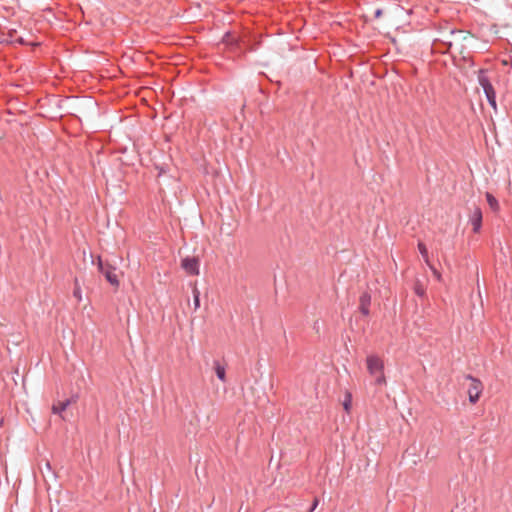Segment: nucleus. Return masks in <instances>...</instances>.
I'll return each instance as SVG.
<instances>
[{
  "instance_id": "nucleus-1",
  "label": "nucleus",
  "mask_w": 512,
  "mask_h": 512,
  "mask_svg": "<svg viewBox=\"0 0 512 512\" xmlns=\"http://www.w3.org/2000/svg\"><path fill=\"white\" fill-rule=\"evenodd\" d=\"M478 83L482 87L489 105L496 111L497 110L496 92H495L494 87L491 84L490 79L488 78L487 72L485 70L479 71Z\"/></svg>"
},
{
  "instance_id": "nucleus-2",
  "label": "nucleus",
  "mask_w": 512,
  "mask_h": 512,
  "mask_svg": "<svg viewBox=\"0 0 512 512\" xmlns=\"http://www.w3.org/2000/svg\"><path fill=\"white\" fill-rule=\"evenodd\" d=\"M97 266L100 273L104 275L106 280L114 287L119 286V279L117 275V268L111 265L108 261H103L98 257Z\"/></svg>"
},
{
  "instance_id": "nucleus-3",
  "label": "nucleus",
  "mask_w": 512,
  "mask_h": 512,
  "mask_svg": "<svg viewBox=\"0 0 512 512\" xmlns=\"http://www.w3.org/2000/svg\"><path fill=\"white\" fill-rule=\"evenodd\" d=\"M465 379L470 381L467 389L469 401L470 403L475 404L479 400L483 391V384L479 379L471 375H466Z\"/></svg>"
},
{
  "instance_id": "nucleus-4",
  "label": "nucleus",
  "mask_w": 512,
  "mask_h": 512,
  "mask_svg": "<svg viewBox=\"0 0 512 512\" xmlns=\"http://www.w3.org/2000/svg\"><path fill=\"white\" fill-rule=\"evenodd\" d=\"M367 369L371 375H377L384 369L383 361L375 355L367 357Z\"/></svg>"
},
{
  "instance_id": "nucleus-5",
  "label": "nucleus",
  "mask_w": 512,
  "mask_h": 512,
  "mask_svg": "<svg viewBox=\"0 0 512 512\" xmlns=\"http://www.w3.org/2000/svg\"><path fill=\"white\" fill-rule=\"evenodd\" d=\"M181 266L190 275L199 274V260L196 257H186L182 259Z\"/></svg>"
},
{
  "instance_id": "nucleus-6",
  "label": "nucleus",
  "mask_w": 512,
  "mask_h": 512,
  "mask_svg": "<svg viewBox=\"0 0 512 512\" xmlns=\"http://www.w3.org/2000/svg\"><path fill=\"white\" fill-rule=\"evenodd\" d=\"M469 221L472 225L473 232L478 233L482 226V211L479 207L473 209Z\"/></svg>"
},
{
  "instance_id": "nucleus-7",
  "label": "nucleus",
  "mask_w": 512,
  "mask_h": 512,
  "mask_svg": "<svg viewBox=\"0 0 512 512\" xmlns=\"http://www.w3.org/2000/svg\"><path fill=\"white\" fill-rule=\"evenodd\" d=\"M359 302H360V305H359L360 312L365 316L369 315V313H370L369 306L371 304V295L368 292L362 293V295L360 296Z\"/></svg>"
},
{
  "instance_id": "nucleus-8",
  "label": "nucleus",
  "mask_w": 512,
  "mask_h": 512,
  "mask_svg": "<svg viewBox=\"0 0 512 512\" xmlns=\"http://www.w3.org/2000/svg\"><path fill=\"white\" fill-rule=\"evenodd\" d=\"M214 370H215L217 378L220 381L225 382L226 381V369H225V366L222 365L218 360H215L214 361Z\"/></svg>"
},
{
  "instance_id": "nucleus-9",
  "label": "nucleus",
  "mask_w": 512,
  "mask_h": 512,
  "mask_svg": "<svg viewBox=\"0 0 512 512\" xmlns=\"http://www.w3.org/2000/svg\"><path fill=\"white\" fill-rule=\"evenodd\" d=\"M71 404V400L67 399L65 401L60 402L58 405H53L52 411L54 414H61L66 408Z\"/></svg>"
},
{
  "instance_id": "nucleus-10",
  "label": "nucleus",
  "mask_w": 512,
  "mask_h": 512,
  "mask_svg": "<svg viewBox=\"0 0 512 512\" xmlns=\"http://www.w3.org/2000/svg\"><path fill=\"white\" fill-rule=\"evenodd\" d=\"M486 200L492 210L497 211L499 209L498 200L491 193H486Z\"/></svg>"
},
{
  "instance_id": "nucleus-11",
  "label": "nucleus",
  "mask_w": 512,
  "mask_h": 512,
  "mask_svg": "<svg viewBox=\"0 0 512 512\" xmlns=\"http://www.w3.org/2000/svg\"><path fill=\"white\" fill-rule=\"evenodd\" d=\"M193 304L194 309L197 310L200 307V292L197 288L193 289Z\"/></svg>"
},
{
  "instance_id": "nucleus-12",
  "label": "nucleus",
  "mask_w": 512,
  "mask_h": 512,
  "mask_svg": "<svg viewBox=\"0 0 512 512\" xmlns=\"http://www.w3.org/2000/svg\"><path fill=\"white\" fill-rule=\"evenodd\" d=\"M351 402H352V397H351V394L350 393H347L345 395V399L343 401V407H344V410L346 412H349L350 411V408H351Z\"/></svg>"
},
{
  "instance_id": "nucleus-13",
  "label": "nucleus",
  "mask_w": 512,
  "mask_h": 512,
  "mask_svg": "<svg viewBox=\"0 0 512 512\" xmlns=\"http://www.w3.org/2000/svg\"><path fill=\"white\" fill-rule=\"evenodd\" d=\"M418 249L422 257L425 259L426 262H428V251L426 246L423 243L418 244Z\"/></svg>"
},
{
  "instance_id": "nucleus-14",
  "label": "nucleus",
  "mask_w": 512,
  "mask_h": 512,
  "mask_svg": "<svg viewBox=\"0 0 512 512\" xmlns=\"http://www.w3.org/2000/svg\"><path fill=\"white\" fill-rule=\"evenodd\" d=\"M73 295H74V297L77 298L78 301L82 300L81 288L78 285V280L77 279L75 280V288H74V291H73Z\"/></svg>"
},
{
  "instance_id": "nucleus-15",
  "label": "nucleus",
  "mask_w": 512,
  "mask_h": 512,
  "mask_svg": "<svg viewBox=\"0 0 512 512\" xmlns=\"http://www.w3.org/2000/svg\"><path fill=\"white\" fill-rule=\"evenodd\" d=\"M373 376L375 377V383L377 385H384L386 383L383 371Z\"/></svg>"
},
{
  "instance_id": "nucleus-16",
  "label": "nucleus",
  "mask_w": 512,
  "mask_h": 512,
  "mask_svg": "<svg viewBox=\"0 0 512 512\" xmlns=\"http://www.w3.org/2000/svg\"><path fill=\"white\" fill-rule=\"evenodd\" d=\"M45 469L47 473L51 475L52 478H55V473L52 471L51 465L48 461L45 463Z\"/></svg>"
},
{
  "instance_id": "nucleus-17",
  "label": "nucleus",
  "mask_w": 512,
  "mask_h": 512,
  "mask_svg": "<svg viewBox=\"0 0 512 512\" xmlns=\"http://www.w3.org/2000/svg\"><path fill=\"white\" fill-rule=\"evenodd\" d=\"M383 10L381 8H377L374 11V18L378 19L382 16Z\"/></svg>"
},
{
  "instance_id": "nucleus-18",
  "label": "nucleus",
  "mask_w": 512,
  "mask_h": 512,
  "mask_svg": "<svg viewBox=\"0 0 512 512\" xmlns=\"http://www.w3.org/2000/svg\"><path fill=\"white\" fill-rule=\"evenodd\" d=\"M318 503H319L318 499H315L308 512H313L316 509V507L318 506Z\"/></svg>"
},
{
  "instance_id": "nucleus-19",
  "label": "nucleus",
  "mask_w": 512,
  "mask_h": 512,
  "mask_svg": "<svg viewBox=\"0 0 512 512\" xmlns=\"http://www.w3.org/2000/svg\"><path fill=\"white\" fill-rule=\"evenodd\" d=\"M416 293H417L419 296H422V295L424 294V291H423V289H421V288L417 287V288H416Z\"/></svg>"
},
{
  "instance_id": "nucleus-20",
  "label": "nucleus",
  "mask_w": 512,
  "mask_h": 512,
  "mask_svg": "<svg viewBox=\"0 0 512 512\" xmlns=\"http://www.w3.org/2000/svg\"><path fill=\"white\" fill-rule=\"evenodd\" d=\"M313 328L318 331V329H319V322L318 321H315Z\"/></svg>"
},
{
  "instance_id": "nucleus-21",
  "label": "nucleus",
  "mask_w": 512,
  "mask_h": 512,
  "mask_svg": "<svg viewBox=\"0 0 512 512\" xmlns=\"http://www.w3.org/2000/svg\"><path fill=\"white\" fill-rule=\"evenodd\" d=\"M42 475H43L45 478L47 477V475H46V473H45V471H44L43 469H42Z\"/></svg>"
}]
</instances>
